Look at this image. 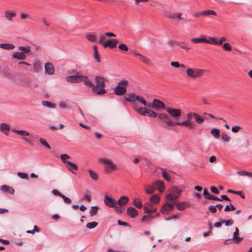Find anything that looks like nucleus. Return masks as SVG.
<instances>
[{"label":"nucleus","instance_id":"1","mask_svg":"<svg viewBox=\"0 0 252 252\" xmlns=\"http://www.w3.org/2000/svg\"><path fill=\"white\" fill-rule=\"evenodd\" d=\"M95 86L94 85L92 88V93L96 95H102L106 93V91L105 89V81L103 77L96 76L94 78Z\"/></svg>","mask_w":252,"mask_h":252},{"label":"nucleus","instance_id":"2","mask_svg":"<svg viewBox=\"0 0 252 252\" xmlns=\"http://www.w3.org/2000/svg\"><path fill=\"white\" fill-rule=\"evenodd\" d=\"M66 81L68 82L72 83H76L79 82H84L85 85L92 87H93V83L89 79L87 76L83 75H71L67 77Z\"/></svg>","mask_w":252,"mask_h":252},{"label":"nucleus","instance_id":"3","mask_svg":"<svg viewBox=\"0 0 252 252\" xmlns=\"http://www.w3.org/2000/svg\"><path fill=\"white\" fill-rule=\"evenodd\" d=\"M206 70L195 67L187 68L186 74L189 79L195 80L202 78L205 74Z\"/></svg>","mask_w":252,"mask_h":252},{"label":"nucleus","instance_id":"4","mask_svg":"<svg viewBox=\"0 0 252 252\" xmlns=\"http://www.w3.org/2000/svg\"><path fill=\"white\" fill-rule=\"evenodd\" d=\"M195 113L189 112L187 114L186 118L187 120L183 122H176V124L178 126H184L187 127L189 129H192L195 126L194 122L191 121V119L194 117Z\"/></svg>","mask_w":252,"mask_h":252},{"label":"nucleus","instance_id":"5","mask_svg":"<svg viewBox=\"0 0 252 252\" xmlns=\"http://www.w3.org/2000/svg\"><path fill=\"white\" fill-rule=\"evenodd\" d=\"M128 85L127 80H122L118 82L117 85L114 89V93L117 95H123L126 93V86Z\"/></svg>","mask_w":252,"mask_h":252},{"label":"nucleus","instance_id":"6","mask_svg":"<svg viewBox=\"0 0 252 252\" xmlns=\"http://www.w3.org/2000/svg\"><path fill=\"white\" fill-rule=\"evenodd\" d=\"M99 161L105 165V170L107 172L115 170L117 169V165L109 159L101 158L99 159Z\"/></svg>","mask_w":252,"mask_h":252},{"label":"nucleus","instance_id":"7","mask_svg":"<svg viewBox=\"0 0 252 252\" xmlns=\"http://www.w3.org/2000/svg\"><path fill=\"white\" fill-rule=\"evenodd\" d=\"M148 107L154 109L157 111L166 108L165 104L162 101L156 98L153 100L152 103H149Z\"/></svg>","mask_w":252,"mask_h":252},{"label":"nucleus","instance_id":"8","mask_svg":"<svg viewBox=\"0 0 252 252\" xmlns=\"http://www.w3.org/2000/svg\"><path fill=\"white\" fill-rule=\"evenodd\" d=\"M158 118L161 120L163 123H165L168 126H178L176 122H172L169 116L164 113L159 114L158 115Z\"/></svg>","mask_w":252,"mask_h":252},{"label":"nucleus","instance_id":"9","mask_svg":"<svg viewBox=\"0 0 252 252\" xmlns=\"http://www.w3.org/2000/svg\"><path fill=\"white\" fill-rule=\"evenodd\" d=\"M165 110L169 115L176 120L178 119L182 114L181 111L179 109L166 107Z\"/></svg>","mask_w":252,"mask_h":252},{"label":"nucleus","instance_id":"10","mask_svg":"<svg viewBox=\"0 0 252 252\" xmlns=\"http://www.w3.org/2000/svg\"><path fill=\"white\" fill-rule=\"evenodd\" d=\"M11 130L18 135L21 136L23 137V140L27 143L31 145L32 144L31 140L29 138H26L27 136L30 135V133L27 131L24 130H17L15 129H12Z\"/></svg>","mask_w":252,"mask_h":252},{"label":"nucleus","instance_id":"11","mask_svg":"<svg viewBox=\"0 0 252 252\" xmlns=\"http://www.w3.org/2000/svg\"><path fill=\"white\" fill-rule=\"evenodd\" d=\"M159 216L160 214L159 213H157L155 215L151 214H148L147 215H145L142 217L141 219V222L149 223L155 219L159 218Z\"/></svg>","mask_w":252,"mask_h":252},{"label":"nucleus","instance_id":"12","mask_svg":"<svg viewBox=\"0 0 252 252\" xmlns=\"http://www.w3.org/2000/svg\"><path fill=\"white\" fill-rule=\"evenodd\" d=\"M174 205L173 203L166 202L161 207L160 211L163 214H169L173 210Z\"/></svg>","mask_w":252,"mask_h":252},{"label":"nucleus","instance_id":"13","mask_svg":"<svg viewBox=\"0 0 252 252\" xmlns=\"http://www.w3.org/2000/svg\"><path fill=\"white\" fill-rule=\"evenodd\" d=\"M104 202L106 206L111 208H114L117 205V201L115 199L107 195L104 196Z\"/></svg>","mask_w":252,"mask_h":252},{"label":"nucleus","instance_id":"14","mask_svg":"<svg viewBox=\"0 0 252 252\" xmlns=\"http://www.w3.org/2000/svg\"><path fill=\"white\" fill-rule=\"evenodd\" d=\"M143 209L146 214H153L157 212V208L154 205L148 202L144 204Z\"/></svg>","mask_w":252,"mask_h":252},{"label":"nucleus","instance_id":"15","mask_svg":"<svg viewBox=\"0 0 252 252\" xmlns=\"http://www.w3.org/2000/svg\"><path fill=\"white\" fill-rule=\"evenodd\" d=\"M132 53L133 54V55L136 56L138 57L139 58V59L140 61H141L144 63L150 65L151 64L150 60V59L147 57L146 56L142 55L141 54L139 53V52H136L135 50H133L132 51Z\"/></svg>","mask_w":252,"mask_h":252},{"label":"nucleus","instance_id":"16","mask_svg":"<svg viewBox=\"0 0 252 252\" xmlns=\"http://www.w3.org/2000/svg\"><path fill=\"white\" fill-rule=\"evenodd\" d=\"M118 44V40L116 39H108L103 43V46L105 48L109 47L111 49L115 48Z\"/></svg>","mask_w":252,"mask_h":252},{"label":"nucleus","instance_id":"17","mask_svg":"<svg viewBox=\"0 0 252 252\" xmlns=\"http://www.w3.org/2000/svg\"><path fill=\"white\" fill-rule=\"evenodd\" d=\"M203 195L205 198L212 200H216V201H221V199L219 198V197L210 194L208 191L207 189H204L203 190Z\"/></svg>","mask_w":252,"mask_h":252},{"label":"nucleus","instance_id":"18","mask_svg":"<svg viewBox=\"0 0 252 252\" xmlns=\"http://www.w3.org/2000/svg\"><path fill=\"white\" fill-rule=\"evenodd\" d=\"M16 15V12L12 10H6L4 12V16L6 19L11 21L12 18Z\"/></svg>","mask_w":252,"mask_h":252},{"label":"nucleus","instance_id":"19","mask_svg":"<svg viewBox=\"0 0 252 252\" xmlns=\"http://www.w3.org/2000/svg\"><path fill=\"white\" fill-rule=\"evenodd\" d=\"M45 73L51 75L55 72V68L53 64L50 63H47L45 64Z\"/></svg>","mask_w":252,"mask_h":252},{"label":"nucleus","instance_id":"20","mask_svg":"<svg viewBox=\"0 0 252 252\" xmlns=\"http://www.w3.org/2000/svg\"><path fill=\"white\" fill-rule=\"evenodd\" d=\"M239 234V229L238 227H236L235 229V231L233 235V238H232V240H233V241L236 244L239 243L243 240L242 237H238Z\"/></svg>","mask_w":252,"mask_h":252},{"label":"nucleus","instance_id":"21","mask_svg":"<svg viewBox=\"0 0 252 252\" xmlns=\"http://www.w3.org/2000/svg\"><path fill=\"white\" fill-rule=\"evenodd\" d=\"M127 214L131 218H134L138 215V211L135 208L130 207L127 209Z\"/></svg>","mask_w":252,"mask_h":252},{"label":"nucleus","instance_id":"22","mask_svg":"<svg viewBox=\"0 0 252 252\" xmlns=\"http://www.w3.org/2000/svg\"><path fill=\"white\" fill-rule=\"evenodd\" d=\"M154 186L155 189H157L160 192H163L164 190V186L163 181H158L154 183Z\"/></svg>","mask_w":252,"mask_h":252},{"label":"nucleus","instance_id":"23","mask_svg":"<svg viewBox=\"0 0 252 252\" xmlns=\"http://www.w3.org/2000/svg\"><path fill=\"white\" fill-rule=\"evenodd\" d=\"M0 190L3 192H8L11 194H13L14 193L15 190L14 189L7 185H2L0 187Z\"/></svg>","mask_w":252,"mask_h":252},{"label":"nucleus","instance_id":"24","mask_svg":"<svg viewBox=\"0 0 252 252\" xmlns=\"http://www.w3.org/2000/svg\"><path fill=\"white\" fill-rule=\"evenodd\" d=\"M12 58L18 60H24L26 59L27 55H24L22 52H16L13 53Z\"/></svg>","mask_w":252,"mask_h":252},{"label":"nucleus","instance_id":"25","mask_svg":"<svg viewBox=\"0 0 252 252\" xmlns=\"http://www.w3.org/2000/svg\"><path fill=\"white\" fill-rule=\"evenodd\" d=\"M180 193L176 194L175 193L171 192L167 196V200L170 201L171 203H173L174 204H175V200L178 198L180 196Z\"/></svg>","mask_w":252,"mask_h":252},{"label":"nucleus","instance_id":"26","mask_svg":"<svg viewBox=\"0 0 252 252\" xmlns=\"http://www.w3.org/2000/svg\"><path fill=\"white\" fill-rule=\"evenodd\" d=\"M19 84L22 86L28 87L31 84V79L27 77L23 78L19 80Z\"/></svg>","mask_w":252,"mask_h":252},{"label":"nucleus","instance_id":"27","mask_svg":"<svg viewBox=\"0 0 252 252\" xmlns=\"http://www.w3.org/2000/svg\"><path fill=\"white\" fill-rule=\"evenodd\" d=\"M129 198L128 197L126 196H121L117 202V204L120 206L125 205L128 201Z\"/></svg>","mask_w":252,"mask_h":252},{"label":"nucleus","instance_id":"28","mask_svg":"<svg viewBox=\"0 0 252 252\" xmlns=\"http://www.w3.org/2000/svg\"><path fill=\"white\" fill-rule=\"evenodd\" d=\"M136 95L133 94H127L125 96L126 100L130 102H135L136 100Z\"/></svg>","mask_w":252,"mask_h":252},{"label":"nucleus","instance_id":"29","mask_svg":"<svg viewBox=\"0 0 252 252\" xmlns=\"http://www.w3.org/2000/svg\"><path fill=\"white\" fill-rule=\"evenodd\" d=\"M18 49L25 55L29 54L31 51V47L30 46H19Z\"/></svg>","mask_w":252,"mask_h":252},{"label":"nucleus","instance_id":"30","mask_svg":"<svg viewBox=\"0 0 252 252\" xmlns=\"http://www.w3.org/2000/svg\"><path fill=\"white\" fill-rule=\"evenodd\" d=\"M191 41L195 44H198L200 43H206V38L204 36L202 35L200 38H193L191 39Z\"/></svg>","mask_w":252,"mask_h":252},{"label":"nucleus","instance_id":"31","mask_svg":"<svg viewBox=\"0 0 252 252\" xmlns=\"http://www.w3.org/2000/svg\"><path fill=\"white\" fill-rule=\"evenodd\" d=\"M177 45L179 46L181 48L186 50L187 51L191 49V47L185 42H178Z\"/></svg>","mask_w":252,"mask_h":252},{"label":"nucleus","instance_id":"32","mask_svg":"<svg viewBox=\"0 0 252 252\" xmlns=\"http://www.w3.org/2000/svg\"><path fill=\"white\" fill-rule=\"evenodd\" d=\"M67 164L68 165L67 168L68 170L71 171L73 173L75 174V172H73V170L75 171L77 170L78 169V166L76 164L70 161L67 162Z\"/></svg>","mask_w":252,"mask_h":252},{"label":"nucleus","instance_id":"33","mask_svg":"<svg viewBox=\"0 0 252 252\" xmlns=\"http://www.w3.org/2000/svg\"><path fill=\"white\" fill-rule=\"evenodd\" d=\"M0 48L6 50H11L15 48V46L10 43H1L0 44Z\"/></svg>","mask_w":252,"mask_h":252},{"label":"nucleus","instance_id":"34","mask_svg":"<svg viewBox=\"0 0 252 252\" xmlns=\"http://www.w3.org/2000/svg\"><path fill=\"white\" fill-rule=\"evenodd\" d=\"M10 129V126L6 123H2L0 126V130L2 132H8Z\"/></svg>","mask_w":252,"mask_h":252},{"label":"nucleus","instance_id":"35","mask_svg":"<svg viewBox=\"0 0 252 252\" xmlns=\"http://www.w3.org/2000/svg\"><path fill=\"white\" fill-rule=\"evenodd\" d=\"M86 37L88 40L92 42H95L96 41V35L91 33H87L86 35Z\"/></svg>","mask_w":252,"mask_h":252},{"label":"nucleus","instance_id":"36","mask_svg":"<svg viewBox=\"0 0 252 252\" xmlns=\"http://www.w3.org/2000/svg\"><path fill=\"white\" fill-rule=\"evenodd\" d=\"M135 111L142 116H146L147 113V108L146 107H135Z\"/></svg>","mask_w":252,"mask_h":252},{"label":"nucleus","instance_id":"37","mask_svg":"<svg viewBox=\"0 0 252 252\" xmlns=\"http://www.w3.org/2000/svg\"><path fill=\"white\" fill-rule=\"evenodd\" d=\"M160 200V197L158 195L155 194L152 196L150 198L151 203L154 204H158Z\"/></svg>","mask_w":252,"mask_h":252},{"label":"nucleus","instance_id":"38","mask_svg":"<svg viewBox=\"0 0 252 252\" xmlns=\"http://www.w3.org/2000/svg\"><path fill=\"white\" fill-rule=\"evenodd\" d=\"M34 71L39 72L41 69V65L39 61H35L33 63Z\"/></svg>","mask_w":252,"mask_h":252},{"label":"nucleus","instance_id":"39","mask_svg":"<svg viewBox=\"0 0 252 252\" xmlns=\"http://www.w3.org/2000/svg\"><path fill=\"white\" fill-rule=\"evenodd\" d=\"M160 170L162 171V176L163 178L167 181H170L171 177L170 175L167 173L164 168H161Z\"/></svg>","mask_w":252,"mask_h":252},{"label":"nucleus","instance_id":"40","mask_svg":"<svg viewBox=\"0 0 252 252\" xmlns=\"http://www.w3.org/2000/svg\"><path fill=\"white\" fill-rule=\"evenodd\" d=\"M93 48L94 50V58L95 60V61L97 63H99L100 62V59L99 57V53L97 50V47L95 45L93 46Z\"/></svg>","mask_w":252,"mask_h":252},{"label":"nucleus","instance_id":"41","mask_svg":"<svg viewBox=\"0 0 252 252\" xmlns=\"http://www.w3.org/2000/svg\"><path fill=\"white\" fill-rule=\"evenodd\" d=\"M211 134L213 135V136L216 138H219L220 136V131L219 129L218 128H212L211 130Z\"/></svg>","mask_w":252,"mask_h":252},{"label":"nucleus","instance_id":"42","mask_svg":"<svg viewBox=\"0 0 252 252\" xmlns=\"http://www.w3.org/2000/svg\"><path fill=\"white\" fill-rule=\"evenodd\" d=\"M194 119L196 123L200 124L203 123L204 119L197 113H195Z\"/></svg>","mask_w":252,"mask_h":252},{"label":"nucleus","instance_id":"43","mask_svg":"<svg viewBox=\"0 0 252 252\" xmlns=\"http://www.w3.org/2000/svg\"><path fill=\"white\" fill-rule=\"evenodd\" d=\"M136 100H137L138 102L143 104L145 106H147L148 107L149 103H147L146 102V100H145L143 96L136 95Z\"/></svg>","mask_w":252,"mask_h":252},{"label":"nucleus","instance_id":"44","mask_svg":"<svg viewBox=\"0 0 252 252\" xmlns=\"http://www.w3.org/2000/svg\"><path fill=\"white\" fill-rule=\"evenodd\" d=\"M133 205L137 208H141L142 207V204L141 200L139 198H136L133 200Z\"/></svg>","mask_w":252,"mask_h":252},{"label":"nucleus","instance_id":"45","mask_svg":"<svg viewBox=\"0 0 252 252\" xmlns=\"http://www.w3.org/2000/svg\"><path fill=\"white\" fill-rule=\"evenodd\" d=\"M202 15L209 16L210 15H216L217 13L212 10H207L201 12Z\"/></svg>","mask_w":252,"mask_h":252},{"label":"nucleus","instance_id":"46","mask_svg":"<svg viewBox=\"0 0 252 252\" xmlns=\"http://www.w3.org/2000/svg\"><path fill=\"white\" fill-rule=\"evenodd\" d=\"M146 115L152 118H156L158 116L155 111L148 108L147 109Z\"/></svg>","mask_w":252,"mask_h":252},{"label":"nucleus","instance_id":"47","mask_svg":"<svg viewBox=\"0 0 252 252\" xmlns=\"http://www.w3.org/2000/svg\"><path fill=\"white\" fill-rule=\"evenodd\" d=\"M155 188L154 185L152 186H147L145 189V190L146 192V193L149 194L153 193L155 191Z\"/></svg>","mask_w":252,"mask_h":252},{"label":"nucleus","instance_id":"48","mask_svg":"<svg viewBox=\"0 0 252 252\" xmlns=\"http://www.w3.org/2000/svg\"><path fill=\"white\" fill-rule=\"evenodd\" d=\"M88 172L89 173V175H90L91 178L93 180L96 181L98 179V176H97V174L96 173V172H95L94 171H93L91 169H89Z\"/></svg>","mask_w":252,"mask_h":252},{"label":"nucleus","instance_id":"49","mask_svg":"<svg viewBox=\"0 0 252 252\" xmlns=\"http://www.w3.org/2000/svg\"><path fill=\"white\" fill-rule=\"evenodd\" d=\"M227 192L233 193L234 194H237L241 196L242 198H245V195L242 191H235L231 189H228Z\"/></svg>","mask_w":252,"mask_h":252},{"label":"nucleus","instance_id":"50","mask_svg":"<svg viewBox=\"0 0 252 252\" xmlns=\"http://www.w3.org/2000/svg\"><path fill=\"white\" fill-rule=\"evenodd\" d=\"M98 208L97 206L92 207L90 210V215L91 217H93L97 213Z\"/></svg>","mask_w":252,"mask_h":252},{"label":"nucleus","instance_id":"51","mask_svg":"<svg viewBox=\"0 0 252 252\" xmlns=\"http://www.w3.org/2000/svg\"><path fill=\"white\" fill-rule=\"evenodd\" d=\"M217 40V39L215 37H209L208 39L206 38V43L214 44L216 45Z\"/></svg>","mask_w":252,"mask_h":252},{"label":"nucleus","instance_id":"52","mask_svg":"<svg viewBox=\"0 0 252 252\" xmlns=\"http://www.w3.org/2000/svg\"><path fill=\"white\" fill-rule=\"evenodd\" d=\"M221 139L225 142H229L230 140V137L225 133H222L221 135Z\"/></svg>","mask_w":252,"mask_h":252},{"label":"nucleus","instance_id":"53","mask_svg":"<svg viewBox=\"0 0 252 252\" xmlns=\"http://www.w3.org/2000/svg\"><path fill=\"white\" fill-rule=\"evenodd\" d=\"M176 207L178 210L183 211L186 208V206L184 202H180L176 204Z\"/></svg>","mask_w":252,"mask_h":252},{"label":"nucleus","instance_id":"54","mask_svg":"<svg viewBox=\"0 0 252 252\" xmlns=\"http://www.w3.org/2000/svg\"><path fill=\"white\" fill-rule=\"evenodd\" d=\"M42 104L49 108H55L56 106L55 104L48 101H43Z\"/></svg>","mask_w":252,"mask_h":252},{"label":"nucleus","instance_id":"55","mask_svg":"<svg viewBox=\"0 0 252 252\" xmlns=\"http://www.w3.org/2000/svg\"><path fill=\"white\" fill-rule=\"evenodd\" d=\"M98 224V223L95 221L89 222L87 224L86 227L89 229H93Z\"/></svg>","mask_w":252,"mask_h":252},{"label":"nucleus","instance_id":"56","mask_svg":"<svg viewBox=\"0 0 252 252\" xmlns=\"http://www.w3.org/2000/svg\"><path fill=\"white\" fill-rule=\"evenodd\" d=\"M235 210V208L234 205L232 204H230L229 205H227L225 206L224 211L225 212H229L230 211H234Z\"/></svg>","mask_w":252,"mask_h":252},{"label":"nucleus","instance_id":"57","mask_svg":"<svg viewBox=\"0 0 252 252\" xmlns=\"http://www.w3.org/2000/svg\"><path fill=\"white\" fill-rule=\"evenodd\" d=\"M39 141L42 145L46 147L48 149H51L50 146L44 139L41 138L39 139Z\"/></svg>","mask_w":252,"mask_h":252},{"label":"nucleus","instance_id":"58","mask_svg":"<svg viewBox=\"0 0 252 252\" xmlns=\"http://www.w3.org/2000/svg\"><path fill=\"white\" fill-rule=\"evenodd\" d=\"M69 158V156L66 154H62L61 156V158L62 162L67 164V162L69 161H67L66 159Z\"/></svg>","mask_w":252,"mask_h":252},{"label":"nucleus","instance_id":"59","mask_svg":"<svg viewBox=\"0 0 252 252\" xmlns=\"http://www.w3.org/2000/svg\"><path fill=\"white\" fill-rule=\"evenodd\" d=\"M222 48L226 50V51H230L232 50V47L230 45V44L227 42H225L222 45Z\"/></svg>","mask_w":252,"mask_h":252},{"label":"nucleus","instance_id":"60","mask_svg":"<svg viewBox=\"0 0 252 252\" xmlns=\"http://www.w3.org/2000/svg\"><path fill=\"white\" fill-rule=\"evenodd\" d=\"M17 175L18 177L22 179H28L29 178L28 175L25 173L18 172H17Z\"/></svg>","mask_w":252,"mask_h":252},{"label":"nucleus","instance_id":"61","mask_svg":"<svg viewBox=\"0 0 252 252\" xmlns=\"http://www.w3.org/2000/svg\"><path fill=\"white\" fill-rule=\"evenodd\" d=\"M238 174L240 175H244L248 176L249 177H252V173L245 171H239L238 172Z\"/></svg>","mask_w":252,"mask_h":252},{"label":"nucleus","instance_id":"62","mask_svg":"<svg viewBox=\"0 0 252 252\" xmlns=\"http://www.w3.org/2000/svg\"><path fill=\"white\" fill-rule=\"evenodd\" d=\"M119 48L124 51H127L128 50V47L123 43L119 45Z\"/></svg>","mask_w":252,"mask_h":252},{"label":"nucleus","instance_id":"63","mask_svg":"<svg viewBox=\"0 0 252 252\" xmlns=\"http://www.w3.org/2000/svg\"><path fill=\"white\" fill-rule=\"evenodd\" d=\"M61 197L63 199L64 202L66 203V204H69L71 203V199L67 197H66L65 196H64V195H61Z\"/></svg>","mask_w":252,"mask_h":252},{"label":"nucleus","instance_id":"64","mask_svg":"<svg viewBox=\"0 0 252 252\" xmlns=\"http://www.w3.org/2000/svg\"><path fill=\"white\" fill-rule=\"evenodd\" d=\"M208 210L212 213H215L217 212V207L216 206L210 205L208 207Z\"/></svg>","mask_w":252,"mask_h":252}]
</instances>
